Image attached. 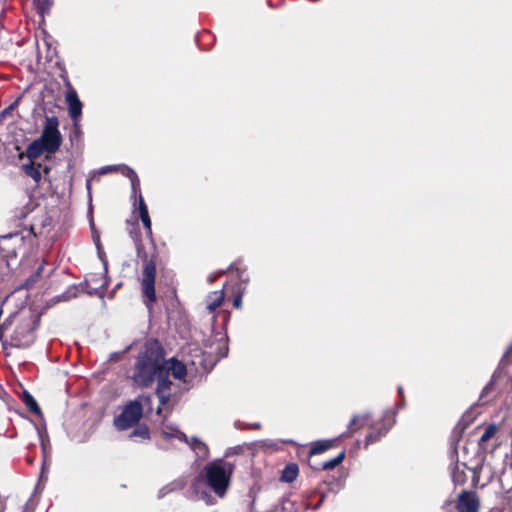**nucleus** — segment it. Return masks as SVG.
I'll use <instances>...</instances> for the list:
<instances>
[{"mask_svg":"<svg viewBox=\"0 0 512 512\" xmlns=\"http://www.w3.org/2000/svg\"><path fill=\"white\" fill-rule=\"evenodd\" d=\"M164 351L157 340L147 342L138 354L132 379L140 387H150L155 381V394L159 399L157 414L167 408V386L163 379Z\"/></svg>","mask_w":512,"mask_h":512,"instance_id":"obj_1","label":"nucleus"},{"mask_svg":"<svg viewBox=\"0 0 512 512\" xmlns=\"http://www.w3.org/2000/svg\"><path fill=\"white\" fill-rule=\"evenodd\" d=\"M234 472V465L223 459H216L205 465L202 472L195 477L191 488L198 500H202L206 505H214L216 499L201 486L205 484L215 496L224 498L230 486L231 476Z\"/></svg>","mask_w":512,"mask_h":512,"instance_id":"obj_2","label":"nucleus"},{"mask_svg":"<svg viewBox=\"0 0 512 512\" xmlns=\"http://www.w3.org/2000/svg\"><path fill=\"white\" fill-rule=\"evenodd\" d=\"M57 117H46L41 136L33 140L26 148L25 154L28 159L34 161L42 154H54L62 143V135L58 129Z\"/></svg>","mask_w":512,"mask_h":512,"instance_id":"obj_3","label":"nucleus"},{"mask_svg":"<svg viewBox=\"0 0 512 512\" xmlns=\"http://www.w3.org/2000/svg\"><path fill=\"white\" fill-rule=\"evenodd\" d=\"M38 325L39 322L37 319H29L21 322L11 337V346L17 348L30 347L36 339L35 330Z\"/></svg>","mask_w":512,"mask_h":512,"instance_id":"obj_4","label":"nucleus"},{"mask_svg":"<svg viewBox=\"0 0 512 512\" xmlns=\"http://www.w3.org/2000/svg\"><path fill=\"white\" fill-rule=\"evenodd\" d=\"M162 436L166 440L177 438L178 440L187 443L191 450L195 452L196 457L199 459H205L208 457L209 450L205 443L200 441L197 437H192L191 439H188L186 434L177 429L176 427L166 426L162 430Z\"/></svg>","mask_w":512,"mask_h":512,"instance_id":"obj_5","label":"nucleus"},{"mask_svg":"<svg viewBox=\"0 0 512 512\" xmlns=\"http://www.w3.org/2000/svg\"><path fill=\"white\" fill-rule=\"evenodd\" d=\"M142 404L135 400L128 403L121 414L114 420V424L118 430H126L136 424L142 417Z\"/></svg>","mask_w":512,"mask_h":512,"instance_id":"obj_6","label":"nucleus"},{"mask_svg":"<svg viewBox=\"0 0 512 512\" xmlns=\"http://www.w3.org/2000/svg\"><path fill=\"white\" fill-rule=\"evenodd\" d=\"M155 276L156 264L152 259H149L147 256H145L143 259L142 291L143 295L150 302H154L156 300Z\"/></svg>","mask_w":512,"mask_h":512,"instance_id":"obj_7","label":"nucleus"},{"mask_svg":"<svg viewBox=\"0 0 512 512\" xmlns=\"http://www.w3.org/2000/svg\"><path fill=\"white\" fill-rule=\"evenodd\" d=\"M165 371L163 379L166 382L167 386V405L171 400V386L172 382L169 380V376L172 375L175 379L184 380L187 375L186 366L177 360L176 358H170L166 360L164 358V368Z\"/></svg>","mask_w":512,"mask_h":512,"instance_id":"obj_8","label":"nucleus"},{"mask_svg":"<svg viewBox=\"0 0 512 512\" xmlns=\"http://www.w3.org/2000/svg\"><path fill=\"white\" fill-rule=\"evenodd\" d=\"M450 458L453 463V467H452V471H451L452 480L455 485H463L467 480V475L465 472L467 466L465 463H460L458 461V452H457L456 448H454L451 451Z\"/></svg>","mask_w":512,"mask_h":512,"instance_id":"obj_9","label":"nucleus"},{"mask_svg":"<svg viewBox=\"0 0 512 512\" xmlns=\"http://www.w3.org/2000/svg\"><path fill=\"white\" fill-rule=\"evenodd\" d=\"M478 507V501L473 493L463 491L459 495L456 506L458 512H478Z\"/></svg>","mask_w":512,"mask_h":512,"instance_id":"obj_10","label":"nucleus"},{"mask_svg":"<svg viewBox=\"0 0 512 512\" xmlns=\"http://www.w3.org/2000/svg\"><path fill=\"white\" fill-rule=\"evenodd\" d=\"M66 102L68 104L69 115L73 120H77L82 114V103L79 100L77 92L70 88L66 93Z\"/></svg>","mask_w":512,"mask_h":512,"instance_id":"obj_11","label":"nucleus"},{"mask_svg":"<svg viewBox=\"0 0 512 512\" xmlns=\"http://www.w3.org/2000/svg\"><path fill=\"white\" fill-rule=\"evenodd\" d=\"M511 353H512V343L510 344V346L507 348L506 352L502 356L499 366L492 376V380L499 378L501 376V374L507 373L506 367L512 363V359L509 356ZM492 382L493 381H491L489 384H487L486 387L483 389L481 397H483L491 389Z\"/></svg>","mask_w":512,"mask_h":512,"instance_id":"obj_12","label":"nucleus"},{"mask_svg":"<svg viewBox=\"0 0 512 512\" xmlns=\"http://www.w3.org/2000/svg\"><path fill=\"white\" fill-rule=\"evenodd\" d=\"M223 300H224V291L223 290H219V291H214L212 293H210L208 296H207V309L209 310V312H214L219 306H221V304L223 303Z\"/></svg>","mask_w":512,"mask_h":512,"instance_id":"obj_13","label":"nucleus"},{"mask_svg":"<svg viewBox=\"0 0 512 512\" xmlns=\"http://www.w3.org/2000/svg\"><path fill=\"white\" fill-rule=\"evenodd\" d=\"M138 209H139V217L147 231V234L151 235V233H152L151 220L149 217L147 206H146L141 194L139 195V208Z\"/></svg>","mask_w":512,"mask_h":512,"instance_id":"obj_14","label":"nucleus"},{"mask_svg":"<svg viewBox=\"0 0 512 512\" xmlns=\"http://www.w3.org/2000/svg\"><path fill=\"white\" fill-rule=\"evenodd\" d=\"M118 168H120L122 173L130 179L132 191L133 193H136L140 189V181L136 172L126 165L119 166Z\"/></svg>","mask_w":512,"mask_h":512,"instance_id":"obj_15","label":"nucleus"},{"mask_svg":"<svg viewBox=\"0 0 512 512\" xmlns=\"http://www.w3.org/2000/svg\"><path fill=\"white\" fill-rule=\"evenodd\" d=\"M298 472L297 464H288L282 471L281 480L286 483H291L297 478Z\"/></svg>","mask_w":512,"mask_h":512,"instance_id":"obj_16","label":"nucleus"},{"mask_svg":"<svg viewBox=\"0 0 512 512\" xmlns=\"http://www.w3.org/2000/svg\"><path fill=\"white\" fill-rule=\"evenodd\" d=\"M41 165H35L33 162L30 164L23 165V170L25 174L29 177H31L37 184L41 180V171H40Z\"/></svg>","mask_w":512,"mask_h":512,"instance_id":"obj_17","label":"nucleus"},{"mask_svg":"<svg viewBox=\"0 0 512 512\" xmlns=\"http://www.w3.org/2000/svg\"><path fill=\"white\" fill-rule=\"evenodd\" d=\"M512 476V465L509 469L505 470L500 478V482L505 488V482L507 481V478ZM504 500L507 502V505L512 506V485L507 488L506 495L504 497Z\"/></svg>","mask_w":512,"mask_h":512,"instance_id":"obj_18","label":"nucleus"},{"mask_svg":"<svg viewBox=\"0 0 512 512\" xmlns=\"http://www.w3.org/2000/svg\"><path fill=\"white\" fill-rule=\"evenodd\" d=\"M23 402L25 403L26 407L34 414L36 415H41V409L40 407L38 406L36 400L34 399V397L28 393V392H24L23 393Z\"/></svg>","mask_w":512,"mask_h":512,"instance_id":"obj_19","label":"nucleus"},{"mask_svg":"<svg viewBox=\"0 0 512 512\" xmlns=\"http://www.w3.org/2000/svg\"><path fill=\"white\" fill-rule=\"evenodd\" d=\"M395 415L396 413L395 412H391V411H386L385 414H384V419L390 417V421L388 423H384L383 426L375 431L377 433V435H379L380 439L385 436L388 431L391 429V427L395 424Z\"/></svg>","mask_w":512,"mask_h":512,"instance_id":"obj_20","label":"nucleus"},{"mask_svg":"<svg viewBox=\"0 0 512 512\" xmlns=\"http://www.w3.org/2000/svg\"><path fill=\"white\" fill-rule=\"evenodd\" d=\"M344 458H345V451H342L333 459L323 462L322 470H325V471L333 470L335 467H337L339 464L342 463Z\"/></svg>","mask_w":512,"mask_h":512,"instance_id":"obj_21","label":"nucleus"},{"mask_svg":"<svg viewBox=\"0 0 512 512\" xmlns=\"http://www.w3.org/2000/svg\"><path fill=\"white\" fill-rule=\"evenodd\" d=\"M333 446L332 440H322L317 441L314 443L313 447L311 448L310 454H320L328 449H330Z\"/></svg>","mask_w":512,"mask_h":512,"instance_id":"obj_22","label":"nucleus"},{"mask_svg":"<svg viewBox=\"0 0 512 512\" xmlns=\"http://www.w3.org/2000/svg\"><path fill=\"white\" fill-rule=\"evenodd\" d=\"M37 12L44 17L45 14L49 13L53 0H34Z\"/></svg>","mask_w":512,"mask_h":512,"instance_id":"obj_23","label":"nucleus"},{"mask_svg":"<svg viewBox=\"0 0 512 512\" xmlns=\"http://www.w3.org/2000/svg\"><path fill=\"white\" fill-rule=\"evenodd\" d=\"M369 417H370L369 414H365L362 416H358V415L353 416V418L349 422L348 428L352 431L360 429L361 427L364 426V423L366 422V420Z\"/></svg>","mask_w":512,"mask_h":512,"instance_id":"obj_24","label":"nucleus"},{"mask_svg":"<svg viewBox=\"0 0 512 512\" xmlns=\"http://www.w3.org/2000/svg\"><path fill=\"white\" fill-rule=\"evenodd\" d=\"M496 431L497 427L494 424H491L488 427H486L484 433L480 437L479 443L482 444L490 440L495 435Z\"/></svg>","mask_w":512,"mask_h":512,"instance_id":"obj_25","label":"nucleus"},{"mask_svg":"<svg viewBox=\"0 0 512 512\" xmlns=\"http://www.w3.org/2000/svg\"><path fill=\"white\" fill-rule=\"evenodd\" d=\"M131 437H135V436H138V437H141L143 439H148L149 438V430L147 427H138L136 428L130 435Z\"/></svg>","mask_w":512,"mask_h":512,"instance_id":"obj_26","label":"nucleus"},{"mask_svg":"<svg viewBox=\"0 0 512 512\" xmlns=\"http://www.w3.org/2000/svg\"><path fill=\"white\" fill-rule=\"evenodd\" d=\"M380 440V437L379 435H377L376 432H371L369 433L367 436H366V439H365V445L364 447L366 448L367 446H369L370 444H373L377 441Z\"/></svg>","mask_w":512,"mask_h":512,"instance_id":"obj_27","label":"nucleus"},{"mask_svg":"<svg viewBox=\"0 0 512 512\" xmlns=\"http://www.w3.org/2000/svg\"><path fill=\"white\" fill-rule=\"evenodd\" d=\"M175 489V486L174 484H169L167 486H164L162 487L159 492H158V497L159 498H163L165 495H167L168 493H170L171 491H173Z\"/></svg>","mask_w":512,"mask_h":512,"instance_id":"obj_28","label":"nucleus"},{"mask_svg":"<svg viewBox=\"0 0 512 512\" xmlns=\"http://www.w3.org/2000/svg\"><path fill=\"white\" fill-rule=\"evenodd\" d=\"M118 167L119 166H115V165H109V166L101 167L99 169V174L100 175H104V174H107L109 172L116 171L118 169Z\"/></svg>","mask_w":512,"mask_h":512,"instance_id":"obj_29","label":"nucleus"},{"mask_svg":"<svg viewBox=\"0 0 512 512\" xmlns=\"http://www.w3.org/2000/svg\"><path fill=\"white\" fill-rule=\"evenodd\" d=\"M242 294L243 292H240L238 295H236L233 299V306L236 309H240L242 307Z\"/></svg>","mask_w":512,"mask_h":512,"instance_id":"obj_30","label":"nucleus"},{"mask_svg":"<svg viewBox=\"0 0 512 512\" xmlns=\"http://www.w3.org/2000/svg\"><path fill=\"white\" fill-rule=\"evenodd\" d=\"M36 430H37V433H38V436H39V439H40V442H41V446H42V451H43V454L45 455L46 454V443H45V439H44V435L43 433L39 430V428L37 426H35Z\"/></svg>","mask_w":512,"mask_h":512,"instance_id":"obj_31","label":"nucleus"},{"mask_svg":"<svg viewBox=\"0 0 512 512\" xmlns=\"http://www.w3.org/2000/svg\"><path fill=\"white\" fill-rule=\"evenodd\" d=\"M15 317L14 314H11L8 318H6L3 323L1 324V327L3 330H7L9 328V326L12 324L13 322V318Z\"/></svg>","mask_w":512,"mask_h":512,"instance_id":"obj_32","label":"nucleus"},{"mask_svg":"<svg viewBox=\"0 0 512 512\" xmlns=\"http://www.w3.org/2000/svg\"><path fill=\"white\" fill-rule=\"evenodd\" d=\"M38 278H39V277H38L37 275H35V274H33L32 276H30V277L26 280V282H25V287H26V288H30V287H32V286L34 285V283H36V282H37Z\"/></svg>","mask_w":512,"mask_h":512,"instance_id":"obj_33","label":"nucleus"},{"mask_svg":"<svg viewBox=\"0 0 512 512\" xmlns=\"http://www.w3.org/2000/svg\"><path fill=\"white\" fill-rule=\"evenodd\" d=\"M223 273H224V271H220V272H218V273H216V274H211V275H209V276H208V279H207V280H208V282H209V283H213V282L216 280V278H217L218 276L222 275Z\"/></svg>","mask_w":512,"mask_h":512,"instance_id":"obj_34","label":"nucleus"},{"mask_svg":"<svg viewBox=\"0 0 512 512\" xmlns=\"http://www.w3.org/2000/svg\"><path fill=\"white\" fill-rule=\"evenodd\" d=\"M238 277L243 284H247L249 281V278L246 275H244V272H238Z\"/></svg>","mask_w":512,"mask_h":512,"instance_id":"obj_35","label":"nucleus"},{"mask_svg":"<svg viewBox=\"0 0 512 512\" xmlns=\"http://www.w3.org/2000/svg\"><path fill=\"white\" fill-rule=\"evenodd\" d=\"M86 293L89 295H100L102 296V292H99L97 288L86 290Z\"/></svg>","mask_w":512,"mask_h":512,"instance_id":"obj_36","label":"nucleus"},{"mask_svg":"<svg viewBox=\"0 0 512 512\" xmlns=\"http://www.w3.org/2000/svg\"><path fill=\"white\" fill-rule=\"evenodd\" d=\"M13 237H16V238H19V235L18 234H8V235H5L2 237V241H7Z\"/></svg>","mask_w":512,"mask_h":512,"instance_id":"obj_37","label":"nucleus"},{"mask_svg":"<svg viewBox=\"0 0 512 512\" xmlns=\"http://www.w3.org/2000/svg\"><path fill=\"white\" fill-rule=\"evenodd\" d=\"M42 271H43V265H40V266L37 268V270H36V272H35L34 274H35V275H37L38 277H40V275H41Z\"/></svg>","mask_w":512,"mask_h":512,"instance_id":"obj_38","label":"nucleus"},{"mask_svg":"<svg viewBox=\"0 0 512 512\" xmlns=\"http://www.w3.org/2000/svg\"><path fill=\"white\" fill-rule=\"evenodd\" d=\"M86 188L88 190V193L90 194L91 193V180L90 179H88L86 181Z\"/></svg>","mask_w":512,"mask_h":512,"instance_id":"obj_39","label":"nucleus"},{"mask_svg":"<svg viewBox=\"0 0 512 512\" xmlns=\"http://www.w3.org/2000/svg\"><path fill=\"white\" fill-rule=\"evenodd\" d=\"M466 417H467L466 415H464V416L462 417V419H461V421H460V424H461L462 422H464V421H465L466 423H465V425H464V426L468 425L469 421H466Z\"/></svg>","mask_w":512,"mask_h":512,"instance_id":"obj_40","label":"nucleus"},{"mask_svg":"<svg viewBox=\"0 0 512 512\" xmlns=\"http://www.w3.org/2000/svg\"><path fill=\"white\" fill-rule=\"evenodd\" d=\"M49 171H50V168H49L48 166H45V167L43 168V172H44L45 174H48V173H49Z\"/></svg>","mask_w":512,"mask_h":512,"instance_id":"obj_41","label":"nucleus"},{"mask_svg":"<svg viewBox=\"0 0 512 512\" xmlns=\"http://www.w3.org/2000/svg\"><path fill=\"white\" fill-rule=\"evenodd\" d=\"M252 428H255V429H258L260 428V424L259 423H255L253 425H251Z\"/></svg>","mask_w":512,"mask_h":512,"instance_id":"obj_42","label":"nucleus"},{"mask_svg":"<svg viewBox=\"0 0 512 512\" xmlns=\"http://www.w3.org/2000/svg\"><path fill=\"white\" fill-rule=\"evenodd\" d=\"M398 392H399L400 396L402 397V395H403V389H402V387H398Z\"/></svg>","mask_w":512,"mask_h":512,"instance_id":"obj_43","label":"nucleus"},{"mask_svg":"<svg viewBox=\"0 0 512 512\" xmlns=\"http://www.w3.org/2000/svg\"><path fill=\"white\" fill-rule=\"evenodd\" d=\"M87 285H88L87 281H85V283H80V287H81L82 289H84V286H87Z\"/></svg>","mask_w":512,"mask_h":512,"instance_id":"obj_44","label":"nucleus"},{"mask_svg":"<svg viewBox=\"0 0 512 512\" xmlns=\"http://www.w3.org/2000/svg\"><path fill=\"white\" fill-rule=\"evenodd\" d=\"M3 331L4 330L2 328H0V340H2V338H3Z\"/></svg>","mask_w":512,"mask_h":512,"instance_id":"obj_45","label":"nucleus"},{"mask_svg":"<svg viewBox=\"0 0 512 512\" xmlns=\"http://www.w3.org/2000/svg\"><path fill=\"white\" fill-rule=\"evenodd\" d=\"M228 348H225V352L222 354V357H225L227 355Z\"/></svg>","mask_w":512,"mask_h":512,"instance_id":"obj_46","label":"nucleus"},{"mask_svg":"<svg viewBox=\"0 0 512 512\" xmlns=\"http://www.w3.org/2000/svg\"><path fill=\"white\" fill-rule=\"evenodd\" d=\"M349 435H350V434H348V433H342V435H341V436H342V437H346V436H349Z\"/></svg>","mask_w":512,"mask_h":512,"instance_id":"obj_47","label":"nucleus"},{"mask_svg":"<svg viewBox=\"0 0 512 512\" xmlns=\"http://www.w3.org/2000/svg\"><path fill=\"white\" fill-rule=\"evenodd\" d=\"M234 268V264H231L229 269H233Z\"/></svg>","mask_w":512,"mask_h":512,"instance_id":"obj_48","label":"nucleus"}]
</instances>
